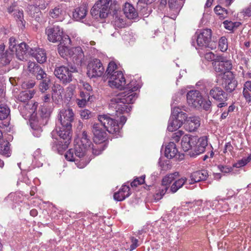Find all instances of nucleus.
Masks as SVG:
<instances>
[{
	"label": "nucleus",
	"instance_id": "nucleus-9",
	"mask_svg": "<svg viewBox=\"0 0 251 251\" xmlns=\"http://www.w3.org/2000/svg\"><path fill=\"white\" fill-rule=\"evenodd\" d=\"M209 95L218 102V107L222 108L227 105V95L221 87H214L210 90Z\"/></svg>",
	"mask_w": 251,
	"mask_h": 251
},
{
	"label": "nucleus",
	"instance_id": "nucleus-56",
	"mask_svg": "<svg viewBox=\"0 0 251 251\" xmlns=\"http://www.w3.org/2000/svg\"><path fill=\"white\" fill-rule=\"evenodd\" d=\"M91 112L87 109L81 110L80 112V115L82 118L84 119H88L90 117Z\"/></svg>",
	"mask_w": 251,
	"mask_h": 251
},
{
	"label": "nucleus",
	"instance_id": "nucleus-59",
	"mask_svg": "<svg viewBox=\"0 0 251 251\" xmlns=\"http://www.w3.org/2000/svg\"><path fill=\"white\" fill-rule=\"evenodd\" d=\"M1 152L6 156H9L10 148L8 146V143H6V145H4L2 149H1Z\"/></svg>",
	"mask_w": 251,
	"mask_h": 251
},
{
	"label": "nucleus",
	"instance_id": "nucleus-25",
	"mask_svg": "<svg viewBox=\"0 0 251 251\" xmlns=\"http://www.w3.org/2000/svg\"><path fill=\"white\" fill-rule=\"evenodd\" d=\"M88 12V9L85 5H81L76 8L73 12V18L77 21H80L84 19Z\"/></svg>",
	"mask_w": 251,
	"mask_h": 251
},
{
	"label": "nucleus",
	"instance_id": "nucleus-8",
	"mask_svg": "<svg viewBox=\"0 0 251 251\" xmlns=\"http://www.w3.org/2000/svg\"><path fill=\"white\" fill-rule=\"evenodd\" d=\"M197 42L200 47H208L214 49L216 47L215 43H209L211 39L212 31L210 29L206 28L201 30L199 33H197Z\"/></svg>",
	"mask_w": 251,
	"mask_h": 251
},
{
	"label": "nucleus",
	"instance_id": "nucleus-20",
	"mask_svg": "<svg viewBox=\"0 0 251 251\" xmlns=\"http://www.w3.org/2000/svg\"><path fill=\"white\" fill-rule=\"evenodd\" d=\"M70 57L77 65H81L84 57L83 51L80 47L72 48Z\"/></svg>",
	"mask_w": 251,
	"mask_h": 251
},
{
	"label": "nucleus",
	"instance_id": "nucleus-48",
	"mask_svg": "<svg viewBox=\"0 0 251 251\" xmlns=\"http://www.w3.org/2000/svg\"><path fill=\"white\" fill-rule=\"evenodd\" d=\"M145 176H142L140 177H137L131 183V186L132 187H136L138 185L143 184L145 182Z\"/></svg>",
	"mask_w": 251,
	"mask_h": 251
},
{
	"label": "nucleus",
	"instance_id": "nucleus-24",
	"mask_svg": "<svg viewBox=\"0 0 251 251\" xmlns=\"http://www.w3.org/2000/svg\"><path fill=\"white\" fill-rule=\"evenodd\" d=\"M28 46L25 43H21L17 45L16 50V55L18 59L23 60L25 58L26 54L28 50Z\"/></svg>",
	"mask_w": 251,
	"mask_h": 251
},
{
	"label": "nucleus",
	"instance_id": "nucleus-22",
	"mask_svg": "<svg viewBox=\"0 0 251 251\" xmlns=\"http://www.w3.org/2000/svg\"><path fill=\"white\" fill-rule=\"evenodd\" d=\"M207 145V141L205 137H203L199 139L198 138V141L196 143V145L192 150L194 151V152H193V155H197L203 153L205 151V149Z\"/></svg>",
	"mask_w": 251,
	"mask_h": 251
},
{
	"label": "nucleus",
	"instance_id": "nucleus-36",
	"mask_svg": "<svg viewBox=\"0 0 251 251\" xmlns=\"http://www.w3.org/2000/svg\"><path fill=\"white\" fill-rule=\"evenodd\" d=\"M117 69V65L113 61H111L109 63L107 68L105 72V74L107 76V78L110 77L112 74L115 75V73L118 72L116 71Z\"/></svg>",
	"mask_w": 251,
	"mask_h": 251
},
{
	"label": "nucleus",
	"instance_id": "nucleus-19",
	"mask_svg": "<svg viewBox=\"0 0 251 251\" xmlns=\"http://www.w3.org/2000/svg\"><path fill=\"white\" fill-rule=\"evenodd\" d=\"M29 52L32 56L39 63H43L47 60L46 52L45 50L42 49H31Z\"/></svg>",
	"mask_w": 251,
	"mask_h": 251
},
{
	"label": "nucleus",
	"instance_id": "nucleus-52",
	"mask_svg": "<svg viewBox=\"0 0 251 251\" xmlns=\"http://www.w3.org/2000/svg\"><path fill=\"white\" fill-rule=\"evenodd\" d=\"M251 92V81H248L244 84L243 90V95H245L247 97L249 98L248 92Z\"/></svg>",
	"mask_w": 251,
	"mask_h": 251
},
{
	"label": "nucleus",
	"instance_id": "nucleus-5",
	"mask_svg": "<svg viewBox=\"0 0 251 251\" xmlns=\"http://www.w3.org/2000/svg\"><path fill=\"white\" fill-rule=\"evenodd\" d=\"M188 105L196 108H202L205 110L211 108L212 102L209 98L204 100L201 92L198 90H191L187 94Z\"/></svg>",
	"mask_w": 251,
	"mask_h": 251
},
{
	"label": "nucleus",
	"instance_id": "nucleus-1",
	"mask_svg": "<svg viewBox=\"0 0 251 251\" xmlns=\"http://www.w3.org/2000/svg\"><path fill=\"white\" fill-rule=\"evenodd\" d=\"M76 144L73 149H70L65 154V158L70 161H74L79 168H84L90 161L85 156L88 152H91L95 155H99L104 148L103 145L91 148V142L85 131L82 134L80 140L75 141Z\"/></svg>",
	"mask_w": 251,
	"mask_h": 251
},
{
	"label": "nucleus",
	"instance_id": "nucleus-45",
	"mask_svg": "<svg viewBox=\"0 0 251 251\" xmlns=\"http://www.w3.org/2000/svg\"><path fill=\"white\" fill-rule=\"evenodd\" d=\"M214 11L216 14L220 16L221 18H225L226 16L225 15L227 14V11L225 8H223L219 5L216 6L214 8Z\"/></svg>",
	"mask_w": 251,
	"mask_h": 251
},
{
	"label": "nucleus",
	"instance_id": "nucleus-14",
	"mask_svg": "<svg viewBox=\"0 0 251 251\" xmlns=\"http://www.w3.org/2000/svg\"><path fill=\"white\" fill-rule=\"evenodd\" d=\"M46 34L50 42L55 43L62 39L63 30L58 25L47 27L46 29Z\"/></svg>",
	"mask_w": 251,
	"mask_h": 251
},
{
	"label": "nucleus",
	"instance_id": "nucleus-15",
	"mask_svg": "<svg viewBox=\"0 0 251 251\" xmlns=\"http://www.w3.org/2000/svg\"><path fill=\"white\" fill-rule=\"evenodd\" d=\"M223 79V85L226 91L228 92L233 91L236 88L237 84L233 74L230 71H227L224 73Z\"/></svg>",
	"mask_w": 251,
	"mask_h": 251
},
{
	"label": "nucleus",
	"instance_id": "nucleus-23",
	"mask_svg": "<svg viewBox=\"0 0 251 251\" xmlns=\"http://www.w3.org/2000/svg\"><path fill=\"white\" fill-rule=\"evenodd\" d=\"M129 187L128 186L123 185L117 192L114 194V199L117 201H122L130 195Z\"/></svg>",
	"mask_w": 251,
	"mask_h": 251
},
{
	"label": "nucleus",
	"instance_id": "nucleus-51",
	"mask_svg": "<svg viewBox=\"0 0 251 251\" xmlns=\"http://www.w3.org/2000/svg\"><path fill=\"white\" fill-rule=\"evenodd\" d=\"M39 67V66L35 62L31 61H29L28 62L27 69L28 71L32 74H33L34 72H36V69Z\"/></svg>",
	"mask_w": 251,
	"mask_h": 251
},
{
	"label": "nucleus",
	"instance_id": "nucleus-47",
	"mask_svg": "<svg viewBox=\"0 0 251 251\" xmlns=\"http://www.w3.org/2000/svg\"><path fill=\"white\" fill-rule=\"evenodd\" d=\"M76 87L75 85H70L66 89V96L67 98L71 99L75 93Z\"/></svg>",
	"mask_w": 251,
	"mask_h": 251
},
{
	"label": "nucleus",
	"instance_id": "nucleus-34",
	"mask_svg": "<svg viewBox=\"0 0 251 251\" xmlns=\"http://www.w3.org/2000/svg\"><path fill=\"white\" fill-rule=\"evenodd\" d=\"M187 180L186 177H182L175 181L171 187V191L173 193L176 192L179 188H181Z\"/></svg>",
	"mask_w": 251,
	"mask_h": 251
},
{
	"label": "nucleus",
	"instance_id": "nucleus-37",
	"mask_svg": "<svg viewBox=\"0 0 251 251\" xmlns=\"http://www.w3.org/2000/svg\"><path fill=\"white\" fill-rule=\"evenodd\" d=\"M50 81V79L48 77L43 79L39 85V89L40 92L43 93L49 89Z\"/></svg>",
	"mask_w": 251,
	"mask_h": 251
},
{
	"label": "nucleus",
	"instance_id": "nucleus-31",
	"mask_svg": "<svg viewBox=\"0 0 251 251\" xmlns=\"http://www.w3.org/2000/svg\"><path fill=\"white\" fill-rule=\"evenodd\" d=\"M112 23L115 27L119 28L125 27L126 24L124 17L117 12L114 15V20Z\"/></svg>",
	"mask_w": 251,
	"mask_h": 251
},
{
	"label": "nucleus",
	"instance_id": "nucleus-38",
	"mask_svg": "<svg viewBox=\"0 0 251 251\" xmlns=\"http://www.w3.org/2000/svg\"><path fill=\"white\" fill-rule=\"evenodd\" d=\"M221 62L223 66L225 72L230 71L232 67L231 61L224 58L223 57H219Z\"/></svg>",
	"mask_w": 251,
	"mask_h": 251
},
{
	"label": "nucleus",
	"instance_id": "nucleus-29",
	"mask_svg": "<svg viewBox=\"0 0 251 251\" xmlns=\"http://www.w3.org/2000/svg\"><path fill=\"white\" fill-rule=\"evenodd\" d=\"M11 59V55L5 51V45H0V63L3 65L9 63Z\"/></svg>",
	"mask_w": 251,
	"mask_h": 251
},
{
	"label": "nucleus",
	"instance_id": "nucleus-40",
	"mask_svg": "<svg viewBox=\"0 0 251 251\" xmlns=\"http://www.w3.org/2000/svg\"><path fill=\"white\" fill-rule=\"evenodd\" d=\"M13 16L17 21L18 24H20L23 25V13L22 11H20L19 9L15 10L14 13H13Z\"/></svg>",
	"mask_w": 251,
	"mask_h": 251
},
{
	"label": "nucleus",
	"instance_id": "nucleus-12",
	"mask_svg": "<svg viewBox=\"0 0 251 251\" xmlns=\"http://www.w3.org/2000/svg\"><path fill=\"white\" fill-rule=\"evenodd\" d=\"M109 85L112 88L123 89L126 86V81L123 73L118 71L108 78Z\"/></svg>",
	"mask_w": 251,
	"mask_h": 251
},
{
	"label": "nucleus",
	"instance_id": "nucleus-17",
	"mask_svg": "<svg viewBox=\"0 0 251 251\" xmlns=\"http://www.w3.org/2000/svg\"><path fill=\"white\" fill-rule=\"evenodd\" d=\"M92 132L94 134V141L96 144H100L105 141L106 133L99 124L93 125Z\"/></svg>",
	"mask_w": 251,
	"mask_h": 251
},
{
	"label": "nucleus",
	"instance_id": "nucleus-61",
	"mask_svg": "<svg viewBox=\"0 0 251 251\" xmlns=\"http://www.w3.org/2000/svg\"><path fill=\"white\" fill-rule=\"evenodd\" d=\"M52 93H55L57 92L58 91L64 90V89L60 84H55L53 85V86L52 87Z\"/></svg>",
	"mask_w": 251,
	"mask_h": 251
},
{
	"label": "nucleus",
	"instance_id": "nucleus-4",
	"mask_svg": "<svg viewBox=\"0 0 251 251\" xmlns=\"http://www.w3.org/2000/svg\"><path fill=\"white\" fill-rule=\"evenodd\" d=\"M114 109H115L114 108ZM115 110V115L120 118V123L118 124L113 118L107 115H99L98 120L104 128L111 134H116L120 132V129L126 121V118L123 115L126 113L118 114Z\"/></svg>",
	"mask_w": 251,
	"mask_h": 251
},
{
	"label": "nucleus",
	"instance_id": "nucleus-16",
	"mask_svg": "<svg viewBox=\"0 0 251 251\" xmlns=\"http://www.w3.org/2000/svg\"><path fill=\"white\" fill-rule=\"evenodd\" d=\"M198 141L197 136L186 134L182 137L181 140V147L184 151L192 150Z\"/></svg>",
	"mask_w": 251,
	"mask_h": 251
},
{
	"label": "nucleus",
	"instance_id": "nucleus-39",
	"mask_svg": "<svg viewBox=\"0 0 251 251\" xmlns=\"http://www.w3.org/2000/svg\"><path fill=\"white\" fill-rule=\"evenodd\" d=\"M251 160V154L249 155L247 157H244L239 160L237 163L233 164V167L240 168L246 165L248 162Z\"/></svg>",
	"mask_w": 251,
	"mask_h": 251
},
{
	"label": "nucleus",
	"instance_id": "nucleus-58",
	"mask_svg": "<svg viewBox=\"0 0 251 251\" xmlns=\"http://www.w3.org/2000/svg\"><path fill=\"white\" fill-rule=\"evenodd\" d=\"M131 241L132 242L131 245L130 247V251H132L136 248L139 245L138 244V239L135 238L133 237H131Z\"/></svg>",
	"mask_w": 251,
	"mask_h": 251
},
{
	"label": "nucleus",
	"instance_id": "nucleus-3",
	"mask_svg": "<svg viewBox=\"0 0 251 251\" xmlns=\"http://www.w3.org/2000/svg\"><path fill=\"white\" fill-rule=\"evenodd\" d=\"M140 87V85L136 80H131L127 84L128 90L119 93L111 99L110 106L115 109L118 114L128 113L132 108L130 104L133 103L138 97L135 91Z\"/></svg>",
	"mask_w": 251,
	"mask_h": 251
},
{
	"label": "nucleus",
	"instance_id": "nucleus-44",
	"mask_svg": "<svg viewBox=\"0 0 251 251\" xmlns=\"http://www.w3.org/2000/svg\"><path fill=\"white\" fill-rule=\"evenodd\" d=\"M63 92L64 90H62L55 93H52V99L55 103H58L61 101Z\"/></svg>",
	"mask_w": 251,
	"mask_h": 251
},
{
	"label": "nucleus",
	"instance_id": "nucleus-30",
	"mask_svg": "<svg viewBox=\"0 0 251 251\" xmlns=\"http://www.w3.org/2000/svg\"><path fill=\"white\" fill-rule=\"evenodd\" d=\"M168 4L172 12L175 15H177L182 7V2L179 0H169Z\"/></svg>",
	"mask_w": 251,
	"mask_h": 251
},
{
	"label": "nucleus",
	"instance_id": "nucleus-49",
	"mask_svg": "<svg viewBox=\"0 0 251 251\" xmlns=\"http://www.w3.org/2000/svg\"><path fill=\"white\" fill-rule=\"evenodd\" d=\"M9 49L12 51L14 52L17 47L16 40L14 37H10L9 39Z\"/></svg>",
	"mask_w": 251,
	"mask_h": 251
},
{
	"label": "nucleus",
	"instance_id": "nucleus-7",
	"mask_svg": "<svg viewBox=\"0 0 251 251\" xmlns=\"http://www.w3.org/2000/svg\"><path fill=\"white\" fill-rule=\"evenodd\" d=\"M110 0H98L91 10L92 16L104 18L107 16L109 10Z\"/></svg>",
	"mask_w": 251,
	"mask_h": 251
},
{
	"label": "nucleus",
	"instance_id": "nucleus-60",
	"mask_svg": "<svg viewBox=\"0 0 251 251\" xmlns=\"http://www.w3.org/2000/svg\"><path fill=\"white\" fill-rule=\"evenodd\" d=\"M89 100H87L86 98H83L81 100L77 99L76 102L79 107H82L86 105L87 102Z\"/></svg>",
	"mask_w": 251,
	"mask_h": 251
},
{
	"label": "nucleus",
	"instance_id": "nucleus-6",
	"mask_svg": "<svg viewBox=\"0 0 251 251\" xmlns=\"http://www.w3.org/2000/svg\"><path fill=\"white\" fill-rule=\"evenodd\" d=\"M187 119L186 113L182 112L178 107L172 109V115L169 120L167 129L170 132H173L180 128L183 121Z\"/></svg>",
	"mask_w": 251,
	"mask_h": 251
},
{
	"label": "nucleus",
	"instance_id": "nucleus-2",
	"mask_svg": "<svg viewBox=\"0 0 251 251\" xmlns=\"http://www.w3.org/2000/svg\"><path fill=\"white\" fill-rule=\"evenodd\" d=\"M58 121L61 126H57L52 132V136L57 134L59 138L58 146L65 150L70 143L72 137V123L75 118V114L70 108H63L60 110L58 115Z\"/></svg>",
	"mask_w": 251,
	"mask_h": 251
},
{
	"label": "nucleus",
	"instance_id": "nucleus-54",
	"mask_svg": "<svg viewBox=\"0 0 251 251\" xmlns=\"http://www.w3.org/2000/svg\"><path fill=\"white\" fill-rule=\"evenodd\" d=\"M184 132L182 130H178L173 134L172 138L176 142H178L180 137L183 135Z\"/></svg>",
	"mask_w": 251,
	"mask_h": 251
},
{
	"label": "nucleus",
	"instance_id": "nucleus-55",
	"mask_svg": "<svg viewBox=\"0 0 251 251\" xmlns=\"http://www.w3.org/2000/svg\"><path fill=\"white\" fill-rule=\"evenodd\" d=\"M79 83L80 87H82L84 90H86L88 92L92 91V87L88 83L82 80L79 82Z\"/></svg>",
	"mask_w": 251,
	"mask_h": 251
},
{
	"label": "nucleus",
	"instance_id": "nucleus-32",
	"mask_svg": "<svg viewBox=\"0 0 251 251\" xmlns=\"http://www.w3.org/2000/svg\"><path fill=\"white\" fill-rule=\"evenodd\" d=\"M72 48L70 49L67 46L61 42L58 45V51L60 56L63 57H70Z\"/></svg>",
	"mask_w": 251,
	"mask_h": 251
},
{
	"label": "nucleus",
	"instance_id": "nucleus-10",
	"mask_svg": "<svg viewBox=\"0 0 251 251\" xmlns=\"http://www.w3.org/2000/svg\"><path fill=\"white\" fill-rule=\"evenodd\" d=\"M104 72V67L99 59H94L89 63L87 73L89 77L92 78L101 76Z\"/></svg>",
	"mask_w": 251,
	"mask_h": 251
},
{
	"label": "nucleus",
	"instance_id": "nucleus-42",
	"mask_svg": "<svg viewBox=\"0 0 251 251\" xmlns=\"http://www.w3.org/2000/svg\"><path fill=\"white\" fill-rule=\"evenodd\" d=\"M228 47L227 41L225 37H222L219 41V48L222 51H225Z\"/></svg>",
	"mask_w": 251,
	"mask_h": 251
},
{
	"label": "nucleus",
	"instance_id": "nucleus-13",
	"mask_svg": "<svg viewBox=\"0 0 251 251\" xmlns=\"http://www.w3.org/2000/svg\"><path fill=\"white\" fill-rule=\"evenodd\" d=\"M178 175V173L170 174L163 178L162 181V188L159 190V192L156 193L154 196L155 200L158 201L161 199L168 189L170 184L175 179V177L177 176Z\"/></svg>",
	"mask_w": 251,
	"mask_h": 251
},
{
	"label": "nucleus",
	"instance_id": "nucleus-46",
	"mask_svg": "<svg viewBox=\"0 0 251 251\" xmlns=\"http://www.w3.org/2000/svg\"><path fill=\"white\" fill-rule=\"evenodd\" d=\"M223 24L225 27L229 30H231L234 28V27H237L239 25L238 23L232 22L231 21H225L224 22Z\"/></svg>",
	"mask_w": 251,
	"mask_h": 251
},
{
	"label": "nucleus",
	"instance_id": "nucleus-35",
	"mask_svg": "<svg viewBox=\"0 0 251 251\" xmlns=\"http://www.w3.org/2000/svg\"><path fill=\"white\" fill-rule=\"evenodd\" d=\"M10 109L6 104L0 105V120H4L8 117L10 114Z\"/></svg>",
	"mask_w": 251,
	"mask_h": 251
},
{
	"label": "nucleus",
	"instance_id": "nucleus-33",
	"mask_svg": "<svg viewBox=\"0 0 251 251\" xmlns=\"http://www.w3.org/2000/svg\"><path fill=\"white\" fill-rule=\"evenodd\" d=\"M50 16L54 19L59 18L62 17L63 14V10L62 6L60 5L54 7L51 9L49 12Z\"/></svg>",
	"mask_w": 251,
	"mask_h": 251
},
{
	"label": "nucleus",
	"instance_id": "nucleus-53",
	"mask_svg": "<svg viewBox=\"0 0 251 251\" xmlns=\"http://www.w3.org/2000/svg\"><path fill=\"white\" fill-rule=\"evenodd\" d=\"M218 168L220 171L223 173H229L233 170V168L231 167H228L227 166L219 165Z\"/></svg>",
	"mask_w": 251,
	"mask_h": 251
},
{
	"label": "nucleus",
	"instance_id": "nucleus-63",
	"mask_svg": "<svg viewBox=\"0 0 251 251\" xmlns=\"http://www.w3.org/2000/svg\"><path fill=\"white\" fill-rule=\"evenodd\" d=\"M244 15L248 17H251V5L244 10Z\"/></svg>",
	"mask_w": 251,
	"mask_h": 251
},
{
	"label": "nucleus",
	"instance_id": "nucleus-64",
	"mask_svg": "<svg viewBox=\"0 0 251 251\" xmlns=\"http://www.w3.org/2000/svg\"><path fill=\"white\" fill-rule=\"evenodd\" d=\"M80 97L83 98H86L87 100H89L90 95L89 93H84L83 91H80Z\"/></svg>",
	"mask_w": 251,
	"mask_h": 251
},
{
	"label": "nucleus",
	"instance_id": "nucleus-11",
	"mask_svg": "<svg viewBox=\"0 0 251 251\" xmlns=\"http://www.w3.org/2000/svg\"><path fill=\"white\" fill-rule=\"evenodd\" d=\"M75 68H72V70L64 66L56 67L54 71L55 75L64 83L70 82L72 80V73L76 72Z\"/></svg>",
	"mask_w": 251,
	"mask_h": 251
},
{
	"label": "nucleus",
	"instance_id": "nucleus-57",
	"mask_svg": "<svg viewBox=\"0 0 251 251\" xmlns=\"http://www.w3.org/2000/svg\"><path fill=\"white\" fill-rule=\"evenodd\" d=\"M205 58L208 61L217 60L218 58H216L215 54L212 52H208L205 54Z\"/></svg>",
	"mask_w": 251,
	"mask_h": 251
},
{
	"label": "nucleus",
	"instance_id": "nucleus-50",
	"mask_svg": "<svg viewBox=\"0 0 251 251\" xmlns=\"http://www.w3.org/2000/svg\"><path fill=\"white\" fill-rule=\"evenodd\" d=\"M18 100L22 102H25L30 99L29 94L27 92H22L20 93L18 98Z\"/></svg>",
	"mask_w": 251,
	"mask_h": 251
},
{
	"label": "nucleus",
	"instance_id": "nucleus-18",
	"mask_svg": "<svg viewBox=\"0 0 251 251\" xmlns=\"http://www.w3.org/2000/svg\"><path fill=\"white\" fill-rule=\"evenodd\" d=\"M42 119L39 120L36 117V114L35 113L34 111L31 115L29 123L31 128L34 130L33 134L34 136L39 137L41 135L42 132L41 125L42 123L41 122Z\"/></svg>",
	"mask_w": 251,
	"mask_h": 251
},
{
	"label": "nucleus",
	"instance_id": "nucleus-27",
	"mask_svg": "<svg viewBox=\"0 0 251 251\" xmlns=\"http://www.w3.org/2000/svg\"><path fill=\"white\" fill-rule=\"evenodd\" d=\"M124 14L129 19H135L138 17V13L134 7L129 3H126L123 8Z\"/></svg>",
	"mask_w": 251,
	"mask_h": 251
},
{
	"label": "nucleus",
	"instance_id": "nucleus-21",
	"mask_svg": "<svg viewBox=\"0 0 251 251\" xmlns=\"http://www.w3.org/2000/svg\"><path fill=\"white\" fill-rule=\"evenodd\" d=\"M200 126L199 118L197 117H189L185 124V129L189 132L196 130Z\"/></svg>",
	"mask_w": 251,
	"mask_h": 251
},
{
	"label": "nucleus",
	"instance_id": "nucleus-41",
	"mask_svg": "<svg viewBox=\"0 0 251 251\" xmlns=\"http://www.w3.org/2000/svg\"><path fill=\"white\" fill-rule=\"evenodd\" d=\"M33 74L35 75L36 78L39 80L48 77L46 73L40 66L36 69V72H34Z\"/></svg>",
	"mask_w": 251,
	"mask_h": 251
},
{
	"label": "nucleus",
	"instance_id": "nucleus-28",
	"mask_svg": "<svg viewBox=\"0 0 251 251\" xmlns=\"http://www.w3.org/2000/svg\"><path fill=\"white\" fill-rule=\"evenodd\" d=\"M178 153L176 144L174 142H170L167 145L165 150V155L168 159L175 157Z\"/></svg>",
	"mask_w": 251,
	"mask_h": 251
},
{
	"label": "nucleus",
	"instance_id": "nucleus-43",
	"mask_svg": "<svg viewBox=\"0 0 251 251\" xmlns=\"http://www.w3.org/2000/svg\"><path fill=\"white\" fill-rule=\"evenodd\" d=\"M214 66L215 71L216 72L224 74L225 73L223 68V66L219 57L217 59V60L214 61Z\"/></svg>",
	"mask_w": 251,
	"mask_h": 251
},
{
	"label": "nucleus",
	"instance_id": "nucleus-62",
	"mask_svg": "<svg viewBox=\"0 0 251 251\" xmlns=\"http://www.w3.org/2000/svg\"><path fill=\"white\" fill-rule=\"evenodd\" d=\"M35 84V82L31 80L27 82H24L23 84V87H26L27 88H31L34 86Z\"/></svg>",
	"mask_w": 251,
	"mask_h": 251
},
{
	"label": "nucleus",
	"instance_id": "nucleus-26",
	"mask_svg": "<svg viewBox=\"0 0 251 251\" xmlns=\"http://www.w3.org/2000/svg\"><path fill=\"white\" fill-rule=\"evenodd\" d=\"M208 176V173L205 170H201L193 173L191 176V184L200 181L204 180L206 179Z\"/></svg>",
	"mask_w": 251,
	"mask_h": 251
}]
</instances>
